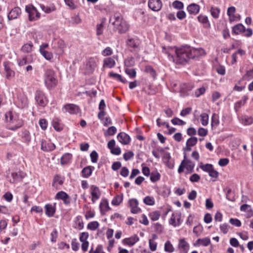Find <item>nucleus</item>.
<instances>
[{
  "instance_id": "obj_1",
  "label": "nucleus",
  "mask_w": 253,
  "mask_h": 253,
  "mask_svg": "<svg viewBox=\"0 0 253 253\" xmlns=\"http://www.w3.org/2000/svg\"><path fill=\"white\" fill-rule=\"evenodd\" d=\"M162 52L168 55L169 60L176 64L185 65L191 59L187 45L179 48L175 46H163Z\"/></svg>"
},
{
  "instance_id": "obj_2",
  "label": "nucleus",
  "mask_w": 253,
  "mask_h": 253,
  "mask_svg": "<svg viewBox=\"0 0 253 253\" xmlns=\"http://www.w3.org/2000/svg\"><path fill=\"white\" fill-rule=\"evenodd\" d=\"M5 121L6 128L12 131H15L24 125V121L20 118L19 115L12 111L6 112Z\"/></svg>"
},
{
  "instance_id": "obj_3",
  "label": "nucleus",
  "mask_w": 253,
  "mask_h": 253,
  "mask_svg": "<svg viewBox=\"0 0 253 253\" xmlns=\"http://www.w3.org/2000/svg\"><path fill=\"white\" fill-rule=\"evenodd\" d=\"M110 22L114 26V28L118 31L119 33H126L128 29L129 25L124 19L123 16L119 13H115L109 20Z\"/></svg>"
},
{
  "instance_id": "obj_4",
  "label": "nucleus",
  "mask_w": 253,
  "mask_h": 253,
  "mask_svg": "<svg viewBox=\"0 0 253 253\" xmlns=\"http://www.w3.org/2000/svg\"><path fill=\"white\" fill-rule=\"evenodd\" d=\"M45 85L48 89L54 88L57 84L54 71L51 69H46L43 75Z\"/></svg>"
},
{
  "instance_id": "obj_5",
  "label": "nucleus",
  "mask_w": 253,
  "mask_h": 253,
  "mask_svg": "<svg viewBox=\"0 0 253 253\" xmlns=\"http://www.w3.org/2000/svg\"><path fill=\"white\" fill-rule=\"evenodd\" d=\"M25 10L28 13V19L30 21H36L41 16V14L38 11L36 7L33 5L29 4L26 6Z\"/></svg>"
},
{
  "instance_id": "obj_6",
  "label": "nucleus",
  "mask_w": 253,
  "mask_h": 253,
  "mask_svg": "<svg viewBox=\"0 0 253 253\" xmlns=\"http://www.w3.org/2000/svg\"><path fill=\"white\" fill-rule=\"evenodd\" d=\"M96 67V60L94 58H89L83 67V70L85 74H90L93 73Z\"/></svg>"
},
{
  "instance_id": "obj_7",
  "label": "nucleus",
  "mask_w": 253,
  "mask_h": 253,
  "mask_svg": "<svg viewBox=\"0 0 253 253\" xmlns=\"http://www.w3.org/2000/svg\"><path fill=\"white\" fill-rule=\"evenodd\" d=\"M35 99L37 104L42 107L45 106L48 103V100L44 93L40 90L36 92Z\"/></svg>"
},
{
  "instance_id": "obj_8",
  "label": "nucleus",
  "mask_w": 253,
  "mask_h": 253,
  "mask_svg": "<svg viewBox=\"0 0 253 253\" xmlns=\"http://www.w3.org/2000/svg\"><path fill=\"white\" fill-rule=\"evenodd\" d=\"M188 47L191 59H195L206 54L204 49L202 48H195L190 46Z\"/></svg>"
},
{
  "instance_id": "obj_9",
  "label": "nucleus",
  "mask_w": 253,
  "mask_h": 253,
  "mask_svg": "<svg viewBox=\"0 0 253 253\" xmlns=\"http://www.w3.org/2000/svg\"><path fill=\"white\" fill-rule=\"evenodd\" d=\"M90 192L92 196L91 201L93 203H94L100 198L101 192L97 186L92 185L90 187Z\"/></svg>"
},
{
  "instance_id": "obj_10",
  "label": "nucleus",
  "mask_w": 253,
  "mask_h": 253,
  "mask_svg": "<svg viewBox=\"0 0 253 253\" xmlns=\"http://www.w3.org/2000/svg\"><path fill=\"white\" fill-rule=\"evenodd\" d=\"M194 87L192 83L183 84L180 86V94L182 97H185L189 95L188 92L191 90Z\"/></svg>"
},
{
  "instance_id": "obj_11",
  "label": "nucleus",
  "mask_w": 253,
  "mask_h": 253,
  "mask_svg": "<svg viewBox=\"0 0 253 253\" xmlns=\"http://www.w3.org/2000/svg\"><path fill=\"white\" fill-rule=\"evenodd\" d=\"M149 7L154 11H160L162 7V2L161 0H149Z\"/></svg>"
},
{
  "instance_id": "obj_12",
  "label": "nucleus",
  "mask_w": 253,
  "mask_h": 253,
  "mask_svg": "<svg viewBox=\"0 0 253 253\" xmlns=\"http://www.w3.org/2000/svg\"><path fill=\"white\" fill-rule=\"evenodd\" d=\"M21 14V10L20 7L16 6L13 8L8 13V20H12L18 18Z\"/></svg>"
},
{
  "instance_id": "obj_13",
  "label": "nucleus",
  "mask_w": 253,
  "mask_h": 253,
  "mask_svg": "<svg viewBox=\"0 0 253 253\" xmlns=\"http://www.w3.org/2000/svg\"><path fill=\"white\" fill-rule=\"evenodd\" d=\"M128 203L131 213L135 214L141 211V209L138 207V202L136 199H129Z\"/></svg>"
},
{
  "instance_id": "obj_14",
  "label": "nucleus",
  "mask_w": 253,
  "mask_h": 253,
  "mask_svg": "<svg viewBox=\"0 0 253 253\" xmlns=\"http://www.w3.org/2000/svg\"><path fill=\"white\" fill-rule=\"evenodd\" d=\"M163 160L164 163L169 169H172L174 168V161L171 159V156L169 152H166L164 153Z\"/></svg>"
},
{
  "instance_id": "obj_15",
  "label": "nucleus",
  "mask_w": 253,
  "mask_h": 253,
  "mask_svg": "<svg viewBox=\"0 0 253 253\" xmlns=\"http://www.w3.org/2000/svg\"><path fill=\"white\" fill-rule=\"evenodd\" d=\"M182 161H185L184 165L188 173H192L194 171V168L195 164L191 160L187 159L186 154L185 153L184 156V159Z\"/></svg>"
},
{
  "instance_id": "obj_16",
  "label": "nucleus",
  "mask_w": 253,
  "mask_h": 253,
  "mask_svg": "<svg viewBox=\"0 0 253 253\" xmlns=\"http://www.w3.org/2000/svg\"><path fill=\"white\" fill-rule=\"evenodd\" d=\"M55 199L57 200H62L65 205H68L70 203V198L69 195L64 191L58 192L56 196Z\"/></svg>"
},
{
  "instance_id": "obj_17",
  "label": "nucleus",
  "mask_w": 253,
  "mask_h": 253,
  "mask_svg": "<svg viewBox=\"0 0 253 253\" xmlns=\"http://www.w3.org/2000/svg\"><path fill=\"white\" fill-rule=\"evenodd\" d=\"M66 111L71 114H77L80 111V108L76 105L73 104H68L64 106Z\"/></svg>"
},
{
  "instance_id": "obj_18",
  "label": "nucleus",
  "mask_w": 253,
  "mask_h": 253,
  "mask_svg": "<svg viewBox=\"0 0 253 253\" xmlns=\"http://www.w3.org/2000/svg\"><path fill=\"white\" fill-rule=\"evenodd\" d=\"M126 43L127 45L129 47H131L133 48L134 49H136L137 48H138L140 44V41L137 38H129L127 39Z\"/></svg>"
},
{
  "instance_id": "obj_19",
  "label": "nucleus",
  "mask_w": 253,
  "mask_h": 253,
  "mask_svg": "<svg viewBox=\"0 0 253 253\" xmlns=\"http://www.w3.org/2000/svg\"><path fill=\"white\" fill-rule=\"evenodd\" d=\"M4 67V71L5 73L6 78L7 79H10L15 76V72L12 70L10 66V63L7 62L3 63Z\"/></svg>"
},
{
  "instance_id": "obj_20",
  "label": "nucleus",
  "mask_w": 253,
  "mask_h": 253,
  "mask_svg": "<svg viewBox=\"0 0 253 253\" xmlns=\"http://www.w3.org/2000/svg\"><path fill=\"white\" fill-rule=\"evenodd\" d=\"M118 140L124 145L128 144L130 141L129 136L125 132H120L117 136Z\"/></svg>"
},
{
  "instance_id": "obj_21",
  "label": "nucleus",
  "mask_w": 253,
  "mask_h": 253,
  "mask_svg": "<svg viewBox=\"0 0 253 253\" xmlns=\"http://www.w3.org/2000/svg\"><path fill=\"white\" fill-rule=\"evenodd\" d=\"M200 6L196 3H191L187 7V10L190 14L196 15L199 12Z\"/></svg>"
},
{
  "instance_id": "obj_22",
  "label": "nucleus",
  "mask_w": 253,
  "mask_h": 253,
  "mask_svg": "<svg viewBox=\"0 0 253 253\" xmlns=\"http://www.w3.org/2000/svg\"><path fill=\"white\" fill-rule=\"evenodd\" d=\"M55 148V145L52 143L47 142L45 140L41 141V149L44 151H51Z\"/></svg>"
},
{
  "instance_id": "obj_23",
  "label": "nucleus",
  "mask_w": 253,
  "mask_h": 253,
  "mask_svg": "<svg viewBox=\"0 0 253 253\" xmlns=\"http://www.w3.org/2000/svg\"><path fill=\"white\" fill-rule=\"evenodd\" d=\"M178 248L181 253H187L189 249V245L184 239H181L179 240Z\"/></svg>"
},
{
  "instance_id": "obj_24",
  "label": "nucleus",
  "mask_w": 253,
  "mask_h": 253,
  "mask_svg": "<svg viewBox=\"0 0 253 253\" xmlns=\"http://www.w3.org/2000/svg\"><path fill=\"white\" fill-rule=\"evenodd\" d=\"M45 213L48 217H52L53 216L55 212V206L52 205L51 204H48L45 205L44 206Z\"/></svg>"
},
{
  "instance_id": "obj_25",
  "label": "nucleus",
  "mask_w": 253,
  "mask_h": 253,
  "mask_svg": "<svg viewBox=\"0 0 253 253\" xmlns=\"http://www.w3.org/2000/svg\"><path fill=\"white\" fill-rule=\"evenodd\" d=\"M138 237L135 235L129 238H126L123 240V242L124 244H126L129 246H133L136 243L139 241Z\"/></svg>"
},
{
  "instance_id": "obj_26",
  "label": "nucleus",
  "mask_w": 253,
  "mask_h": 253,
  "mask_svg": "<svg viewBox=\"0 0 253 253\" xmlns=\"http://www.w3.org/2000/svg\"><path fill=\"white\" fill-rule=\"evenodd\" d=\"M197 19L198 21L203 24L204 27L207 28L210 27L211 24L207 16L200 14L197 17Z\"/></svg>"
},
{
  "instance_id": "obj_27",
  "label": "nucleus",
  "mask_w": 253,
  "mask_h": 253,
  "mask_svg": "<svg viewBox=\"0 0 253 253\" xmlns=\"http://www.w3.org/2000/svg\"><path fill=\"white\" fill-rule=\"evenodd\" d=\"M115 60L111 57H107L103 60V68H112L115 66Z\"/></svg>"
},
{
  "instance_id": "obj_28",
  "label": "nucleus",
  "mask_w": 253,
  "mask_h": 253,
  "mask_svg": "<svg viewBox=\"0 0 253 253\" xmlns=\"http://www.w3.org/2000/svg\"><path fill=\"white\" fill-rule=\"evenodd\" d=\"M18 64L20 66H24L32 62V57L31 55L24 56L22 59H19L17 60Z\"/></svg>"
},
{
  "instance_id": "obj_29",
  "label": "nucleus",
  "mask_w": 253,
  "mask_h": 253,
  "mask_svg": "<svg viewBox=\"0 0 253 253\" xmlns=\"http://www.w3.org/2000/svg\"><path fill=\"white\" fill-rule=\"evenodd\" d=\"M64 182V179L59 175H55L53 178L52 185L53 187L58 189L59 185H62Z\"/></svg>"
},
{
  "instance_id": "obj_30",
  "label": "nucleus",
  "mask_w": 253,
  "mask_h": 253,
  "mask_svg": "<svg viewBox=\"0 0 253 253\" xmlns=\"http://www.w3.org/2000/svg\"><path fill=\"white\" fill-rule=\"evenodd\" d=\"M180 215L178 213H173L169 219V222L170 224L174 226L178 225L180 220Z\"/></svg>"
},
{
  "instance_id": "obj_31",
  "label": "nucleus",
  "mask_w": 253,
  "mask_h": 253,
  "mask_svg": "<svg viewBox=\"0 0 253 253\" xmlns=\"http://www.w3.org/2000/svg\"><path fill=\"white\" fill-rule=\"evenodd\" d=\"M245 31V27L242 24H238L232 27V33L233 34L239 35Z\"/></svg>"
},
{
  "instance_id": "obj_32",
  "label": "nucleus",
  "mask_w": 253,
  "mask_h": 253,
  "mask_svg": "<svg viewBox=\"0 0 253 253\" xmlns=\"http://www.w3.org/2000/svg\"><path fill=\"white\" fill-rule=\"evenodd\" d=\"M65 43L62 40H59L55 42L54 47L57 46L58 48V50L57 51V53L61 54L63 52V48L65 47Z\"/></svg>"
},
{
  "instance_id": "obj_33",
  "label": "nucleus",
  "mask_w": 253,
  "mask_h": 253,
  "mask_svg": "<svg viewBox=\"0 0 253 253\" xmlns=\"http://www.w3.org/2000/svg\"><path fill=\"white\" fill-rule=\"evenodd\" d=\"M248 97L247 96H244L243 97V100H240L236 102L234 104V109L236 112H237L240 108L244 106L246 103V101L248 100Z\"/></svg>"
},
{
  "instance_id": "obj_34",
  "label": "nucleus",
  "mask_w": 253,
  "mask_h": 253,
  "mask_svg": "<svg viewBox=\"0 0 253 253\" xmlns=\"http://www.w3.org/2000/svg\"><path fill=\"white\" fill-rule=\"evenodd\" d=\"M22 141L28 144L31 139V135L30 132L27 130H24L22 131V136H21Z\"/></svg>"
},
{
  "instance_id": "obj_35",
  "label": "nucleus",
  "mask_w": 253,
  "mask_h": 253,
  "mask_svg": "<svg viewBox=\"0 0 253 253\" xmlns=\"http://www.w3.org/2000/svg\"><path fill=\"white\" fill-rule=\"evenodd\" d=\"M33 44L31 42L24 44L21 47V50L24 53H29L32 51Z\"/></svg>"
},
{
  "instance_id": "obj_36",
  "label": "nucleus",
  "mask_w": 253,
  "mask_h": 253,
  "mask_svg": "<svg viewBox=\"0 0 253 253\" xmlns=\"http://www.w3.org/2000/svg\"><path fill=\"white\" fill-rule=\"evenodd\" d=\"M105 23V19H102L100 24L96 25V35L100 36L103 34L104 27Z\"/></svg>"
},
{
  "instance_id": "obj_37",
  "label": "nucleus",
  "mask_w": 253,
  "mask_h": 253,
  "mask_svg": "<svg viewBox=\"0 0 253 253\" xmlns=\"http://www.w3.org/2000/svg\"><path fill=\"white\" fill-rule=\"evenodd\" d=\"M144 71L145 73L149 74L154 79L156 78L157 74L152 66H146Z\"/></svg>"
},
{
  "instance_id": "obj_38",
  "label": "nucleus",
  "mask_w": 253,
  "mask_h": 253,
  "mask_svg": "<svg viewBox=\"0 0 253 253\" xmlns=\"http://www.w3.org/2000/svg\"><path fill=\"white\" fill-rule=\"evenodd\" d=\"M123 200V194L116 195L112 201V204L114 206H119Z\"/></svg>"
},
{
  "instance_id": "obj_39",
  "label": "nucleus",
  "mask_w": 253,
  "mask_h": 253,
  "mask_svg": "<svg viewBox=\"0 0 253 253\" xmlns=\"http://www.w3.org/2000/svg\"><path fill=\"white\" fill-rule=\"evenodd\" d=\"M150 180L153 182L159 181L161 178V174L158 171H153L150 174Z\"/></svg>"
},
{
  "instance_id": "obj_40",
  "label": "nucleus",
  "mask_w": 253,
  "mask_h": 253,
  "mask_svg": "<svg viewBox=\"0 0 253 253\" xmlns=\"http://www.w3.org/2000/svg\"><path fill=\"white\" fill-rule=\"evenodd\" d=\"M211 244V240L209 238L206 237L203 239H199L196 241V244L202 245L204 246H208Z\"/></svg>"
},
{
  "instance_id": "obj_41",
  "label": "nucleus",
  "mask_w": 253,
  "mask_h": 253,
  "mask_svg": "<svg viewBox=\"0 0 253 253\" xmlns=\"http://www.w3.org/2000/svg\"><path fill=\"white\" fill-rule=\"evenodd\" d=\"M41 7L42 10L46 13H49L56 10V7L54 4H51L49 6H44L41 5Z\"/></svg>"
},
{
  "instance_id": "obj_42",
  "label": "nucleus",
  "mask_w": 253,
  "mask_h": 253,
  "mask_svg": "<svg viewBox=\"0 0 253 253\" xmlns=\"http://www.w3.org/2000/svg\"><path fill=\"white\" fill-rule=\"evenodd\" d=\"M72 156L70 153H65L61 158V164L65 165L68 163L72 159Z\"/></svg>"
},
{
  "instance_id": "obj_43",
  "label": "nucleus",
  "mask_w": 253,
  "mask_h": 253,
  "mask_svg": "<svg viewBox=\"0 0 253 253\" xmlns=\"http://www.w3.org/2000/svg\"><path fill=\"white\" fill-rule=\"evenodd\" d=\"M99 208L101 213H102L103 211L104 212H106L111 209V208L109 207L108 202L107 201L101 202L100 204Z\"/></svg>"
},
{
  "instance_id": "obj_44",
  "label": "nucleus",
  "mask_w": 253,
  "mask_h": 253,
  "mask_svg": "<svg viewBox=\"0 0 253 253\" xmlns=\"http://www.w3.org/2000/svg\"><path fill=\"white\" fill-rule=\"evenodd\" d=\"M40 52L41 54L46 59L48 60H50L53 58V54L51 52H49L40 48Z\"/></svg>"
},
{
  "instance_id": "obj_45",
  "label": "nucleus",
  "mask_w": 253,
  "mask_h": 253,
  "mask_svg": "<svg viewBox=\"0 0 253 253\" xmlns=\"http://www.w3.org/2000/svg\"><path fill=\"white\" fill-rule=\"evenodd\" d=\"M211 13L213 18L215 19H217L219 17V13H220V9L216 7L212 6L211 8Z\"/></svg>"
},
{
  "instance_id": "obj_46",
  "label": "nucleus",
  "mask_w": 253,
  "mask_h": 253,
  "mask_svg": "<svg viewBox=\"0 0 253 253\" xmlns=\"http://www.w3.org/2000/svg\"><path fill=\"white\" fill-rule=\"evenodd\" d=\"M109 76L116 79L117 80L119 81L122 83H126V80L120 74L110 72L109 73Z\"/></svg>"
},
{
  "instance_id": "obj_47",
  "label": "nucleus",
  "mask_w": 253,
  "mask_h": 253,
  "mask_svg": "<svg viewBox=\"0 0 253 253\" xmlns=\"http://www.w3.org/2000/svg\"><path fill=\"white\" fill-rule=\"evenodd\" d=\"M75 223L76 226L75 228H78L79 230L82 229L84 228V223L82 220V217L81 216H77L75 219Z\"/></svg>"
},
{
  "instance_id": "obj_48",
  "label": "nucleus",
  "mask_w": 253,
  "mask_h": 253,
  "mask_svg": "<svg viewBox=\"0 0 253 253\" xmlns=\"http://www.w3.org/2000/svg\"><path fill=\"white\" fill-rule=\"evenodd\" d=\"M92 170L90 166H88L82 170L83 176L84 177H88L92 173Z\"/></svg>"
},
{
  "instance_id": "obj_49",
  "label": "nucleus",
  "mask_w": 253,
  "mask_h": 253,
  "mask_svg": "<svg viewBox=\"0 0 253 253\" xmlns=\"http://www.w3.org/2000/svg\"><path fill=\"white\" fill-rule=\"evenodd\" d=\"M161 213L160 211H156L150 212L149 214L150 218L153 221H156L159 219Z\"/></svg>"
},
{
  "instance_id": "obj_50",
  "label": "nucleus",
  "mask_w": 253,
  "mask_h": 253,
  "mask_svg": "<svg viewBox=\"0 0 253 253\" xmlns=\"http://www.w3.org/2000/svg\"><path fill=\"white\" fill-rule=\"evenodd\" d=\"M235 8L234 6H231L229 7L227 9V15L229 17V21L232 22L234 20L233 18V15L235 12Z\"/></svg>"
},
{
  "instance_id": "obj_51",
  "label": "nucleus",
  "mask_w": 253,
  "mask_h": 253,
  "mask_svg": "<svg viewBox=\"0 0 253 253\" xmlns=\"http://www.w3.org/2000/svg\"><path fill=\"white\" fill-rule=\"evenodd\" d=\"M242 121L244 125H250L253 123V118L251 117L245 116L242 118Z\"/></svg>"
},
{
  "instance_id": "obj_52",
  "label": "nucleus",
  "mask_w": 253,
  "mask_h": 253,
  "mask_svg": "<svg viewBox=\"0 0 253 253\" xmlns=\"http://www.w3.org/2000/svg\"><path fill=\"white\" fill-rule=\"evenodd\" d=\"M134 64V59L132 57H128L125 60V65L126 67H132L133 66Z\"/></svg>"
},
{
  "instance_id": "obj_53",
  "label": "nucleus",
  "mask_w": 253,
  "mask_h": 253,
  "mask_svg": "<svg viewBox=\"0 0 253 253\" xmlns=\"http://www.w3.org/2000/svg\"><path fill=\"white\" fill-rule=\"evenodd\" d=\"M201 121L202 125L206 126L208 124L209 116L207 113H204L201 114Z\"/></svg>"
},
{
  "instance_id": "obj_54",
  "label": "nucleus",
  "mask_w": 253,
  "mask_h": 253,
  "mask_svg": "<svg viewBox=\"0 0 253 253\" xmlns=\"http://www.w3.org/2000/svg\"><path fill=\"white\" fill-rule=\"evenodd\" d=\"M143 202L146 205L149 206H152L155 204L154 198L150 196L145 197L143 199Z\"/></svg>"
},
{
  "instance_id": "obj_55",
  "label": "nucleus",
  "mask_w": 253,
  "mask_h": 253,
  "mask_svg": "<svg viewBox=\"0 0 253 253\" xmlns=\"http://www.w3.org/2000/svg\"><path fill=\"white\" fill-rule=\"evenodd\" d=\"M125 73L131 78H135L136 75V72L134 69H129L126 68L125 69Z\"/></svg>"
},
{
  "instance_id": "obj_56",
  "label": "nucleus",
  "mask_w": 253,
  "mask_h": 253,
  "mask_svg": "<svg viewBox=\"0 0 253 253\" xmlns=\"http://www.w3.org/2000/svg\"><path fill=\"white\" fill-rule=\"evenodd\" d=\"M172 6L177 9L181 10L184 7V4L182 2L179 0H175L172 3Z\"/></svg>"
},
{
  "instance_id": "obj_57",
  "label": "nucleus",
  "mask_w": 253,
  "mask_h": 253,
  "mask_svg": "<svg viewBox=\"0 0 253 253\" xmlns=\"http://www.w3.org/2000/svg\"><path fill=\"white\" fill-rule=\"evenodd\" d=\"M165 251L168 253H172L174 251V248L169 241H167L165 244Z\"/></svg>"
},
{
  "instance_id": "obj_58",
  "label": "nucleus",
  "mask_w": 253,
  "mask_h": 253,
  "mask_svg": "<svg viewBox=\"0 0 253 253\" xmlns=\"http://www.w3.org/2000/svg\"><path fill=\"white\" fill-rule=\"evenodd\" d=\"M99 223L97 221H92L87 225V229L91 230H95L99 227Z\"/></svg>"
},
{
  "instance_id": "obj_59",
  "label": "nucleus",
  "mask_w": 253,
  "mask_h": 253,
  "mask_svg": "<svg viewBox=\"0 0 253 253\" xmlns=\"http://www.w3.org/2000/svg\"><path fill=\"white\" fill-rule=\"evenodd\" d=\"M171 123L174 125L183 126L186 123L182 120L175 117L171 120Z\"/></svg>"
},
{
  "instance_id": "obj_60",
  "label": "nucleus",
  "mask_w": 253,
  "mask_h": 253,
  "mask_svg": "<svg viewBox=\"0 0 253 253\" xmlns=\"http://www.w3.org/2000/svg\"><path fill=\"white\" fill-rule=\"evenodd\" d=\"M197 141L198 139L197 137H192L187 140L186 144L191 147L194 146L197 144Z\"/></svg>"
},
{
  "instance_id": "obj_61",
  "label": "nucleus",
  "mask_w": 253,
  "mask_h": 253,
  "mask_svg": "<svg viewBox=\"0 0 253 253\" xmlns=\"http://www.w3.org/2000/svg\"><path fill=\"white\" fill-rule=\"evenodd\" d=\"M52 126L57 131H60L62 129V127L61 126L57 119H55L53 120Z\"/></svg>"
},
{
  "instance_id": "obj_62",
  "label": "nucleus",
  "mask_w": 253,
  "mask_h": 253,
  "mask_svg": "<svg viewBox=\"0 0 253 253\" xmlns=\"http://www.w3.org/2000/svg\"><path fill=\"white\" fill-rule=\"evenodd\" d=\"M213 166L211 164H206L201 165L200 166V168L204 171H206L208 173H209V171H210L212 169H213Z\"/></svg>"
},
{
  "instance_id": "obj_63",
  "label": "nucleus",
  "mask_w": 253,
  "mask_h": 253,
  "mask_svg": "<svg viewBox=\"0 0 253 253\" xmlns=\"http://www.w3.org/2000/svg\"><path fill=\"white\" fill-rule=\"evenodd\" d=\"M240 210L242 211H247L250 212L251 214L252 215V211L251 206L247 204H244L240 207Z\"/></svg>"
},
{
  "instance_id": "obj_64",
  "label": "nucleus",
  "mask_w": 253,
  "mask_h": 253,
  "mask_svg": "<svg viewBox=\"0 0 253 253\" xmlns=\"http://www.w3.org/2000/svg\"><path fill=\"white\" fill-rule=\"evenodd\" d=\"M117 132V129L116 127L115 126H111L109 127L106 132H105V135H114Z\"/></svg>"
}]
</instances>
